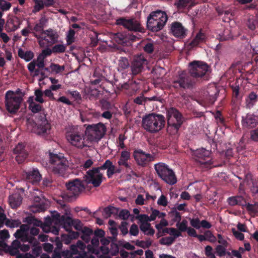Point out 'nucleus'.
<instances>
[{
	"label": "nucleus",
	"mask_w": 258,
	"mask_h": 258,
	"mask_svg": "<svg viewBox=\"0 0 258 258\" xmlns=\"http://www.w3.org/2000/svg\"><path fill=\"white\" fill-rule=\"evenodd\" d=\"M205 235L207 240H208L211 242H214L216 241V237L214 236L210 231H206L205 232Z\"/></svg>",
	"instance_id": "61"
},
{
	"label": "nucleus",
	"mask_w": 258,
	"mask_h": 258,
	"mask_svg": "<svg viewBox=\"0 0 258 258\" xmlns=\"http://www.w3.org/2000/svg\"><path fill=\"white\" fill-rule=\"evenodd\" d=\"M148 17H150L151 19L159 22L163 21L164 22H167L168 20V17L166 13L161 10H157L156 11L151 12Z\"/></svg>",
	"instance_id": "27"
},
{
	"label": "nucleus",
	"mask_w": 258,
	"mask_h": 258,
	"mask_svg": "<svg viewBox=\"0 0 258 258\" xmlns=\"http://www.w3.org/2000/svg\"><path fill=\"white\" fill-rule=\"evenodd\" d=\"M133 156L137 163L142 167L146 166L149 162L154 160V156L146 153L141 149L135 150Z\"/></svg>",
	"instance_id": "17"
},
{
	"label": "nucleus",
	"mask_w": 258,
	"mask_h": 258,
	"mask_svg": "<svg viewBox=\"0 0 258 258\" xmlns=\"http://www.w3.org/2000/svg\"><path fill=\"white\" fill-rule=\"evenodd\" d=\"M66 138L72 146L78 149H82L90 147V142L88 140L86 133L71 131L66 133Z\"/></svg>",
	"instance_id": "6"
},
{
	"label": "nucleus",
	"mask_w": 258,
	"mask_h": 258,
	"mask_svg": "<svg viewBox=\"0 0 258 258\" xmlns=\"http://www.w3.org/2000/svg\"><path fill=\"white\" fill-rule=\"evenodd\" d=\"M26 222L29 224H33L34 225L39 226L41 224V222L36 220V218L32 217H28L26 218Z\"/></svg>",
	"instance_id": "60"
},
{
	"label": "nucleus",
	"mask_w": 258,
	"mask_h": 258,
	"mask_svg": "<svg viewBox=\"0 0 258 258\" xmlns=\"http://www.w3.org/2000/svg\"><path fill=\"white\" fill-rule=\"evenodd\" d=\"M29 109L34 113H39L37 116L36 126V133L38 135L46 133L51 128L50 123L46 118L47 113L42 105L33 101V97L29 98Z\"/></svg>",
	"instance_id": "1"
},
{
	"label": "nucleus",
	"mask_w": 258,
	"mask_h": 258,
	"mask_svg": "<svg viewBox=\"0 0 258 258\" xmlns=\"http://www.w3.org/2000/svg\"><path fill=\"white\" fill-rule=\"evenodd\" d=\"M130 66L128 59L124 57H121L118 60V67L121 70L127 69Z\"/></svg>",
	"instance_id": "39"
},
{
	"label": "nucleus",
	"mask_w": 258,
	"mask_h": 258,
	"mask_svg": "<svg viewBox=\"0 0 258 258\" xmlns=\"http://www.w3.org/2000/svg\"><path fill=\"white\" fill-rule=\"evenodd\" d=\"M227 202L231 206L239 205L244 206L246 205V202L244 199L241 196L231 197L228 198Z\"/></svg>",
	"instance_id": "29"
},
{
	"label": "nucleus",
	"mask_w": 258,
	"mask_h": 258,
	"mask_svg": "<svg viewBox=\"0 0 258 258\" xmlns=\"http://www.w3.org/2000/svg\"><path fill=\"white\" fill-rule=\"evenodd\" d=\"M165 117L156 113L146 115L142 119L143 127L150 133H157L162 130L165 125Z\"/></svg>",
	"instance_id": "2"
},
{
	"label": "nucleus",
	"mask_w": 258,
	"mask_h": 258,
	"mask_svg": "<svg viewBox=\"0 0 258 258\" xmlns=\"http://www.w3.org/2000/svg\"><path fill=\"white\" fill-rule=\"evenodd\" d=\"M75 32L73 29H70L67 35L66 41L68 45L72 44L74 42Z\"/></svg>",
	"instance_id": "42"
},
{
	"label": "nucleus",
	"mask_w": 258,
	"mask_h": 258,
	"mask_svg": "<svg viewBox=\"0 0 258 258\" xmlns=\"http://www.w3.org/2000/svg\"><path fill=\"white\" fill-rule=\"evenodd\" d=\"M215 118L218 124H220L221 125H225V120L223 117H222V114L219 111H217L215 115Z\"/></svg>",
	"instance_id": "55"
},
{
	"label": "nucleus",
	"mask_w": 258,
	"mask_h": 258,
	"mask_svg": "<svg viewBox=\"0 0 258 258\" xmlns=\"http://www.w3.org/2000/svg\"><path fill=\"white\" fill-rule=\"evenodd\" d=\"M175 241V238L169 236L163 237L160 240V243L162 245H166L167 246L171 245Z\"/></svg>",
	"instance_id": "41"
},
{
	"label": "nucleus",
	"mask_w": 258,
	"mask_h": 258,
	"mask_svg": "<svg viewBox=\"0 0 258 258\" xmlns=\"http://www.w3.org/2000/svg\"><path fill=\"white\" fill-rule=\"evenodd\" d=\"M190 224L191 226L197 229L201 228V221L198 218L190 219Z\"/></svg>",
	"instance_id": "56"
},
{
	"label": "nucleus",
	"mask_w": 258,
	"mask_h": 258,
	"mask_svg": "<svg viewBox=\"0 0 258 258\" xmlns=\"http://www.w3.org/2000/svg\"><path fill=\"white\" fill-rule=\"evenodd\" d=\"M257 24V20L253 17L249 18L246 23L247 27L251 30H254L255 29L256 25Z\"/></svg>",
	"instance_id": "43"
},
{
	"label": "nucleus",
	"mask_w": 258,
	"mask_h": 258,
	"mask_svg": "<svg viewBox=\"0 0 258 258\" xmlns=\"http://www.w3.org/2000/svg\"><path fill=\"white\" fill-rule=\"evenodd\" d=\"M194 0H176L174 5L178 10H183L187 7H191Z\"/></svg>",
	"instance_id": "32"
},
{
	"label": "nucleus",
	"mask_w": 258,
	"mask_h": 258,
	"mask_svg": "<svg viewBox=\"0 0 258 258\" xmlns=\"http://www.w3.org/2000/svg\"><path fill=\"white\" fill-rule=\"evenodd\" d=\"M99 167L93 168L86 172L84 178L86 183H92L94 187H98L102 182L103 175L100 172Z\"/></svg>",
	"instance_id": "15"
},
{
	"label": "nucleus",
	"mask_w": 258,
	"mask_h": 258,
	"mask_svg": "<svg viewBox=\"0 0 258 258\" xmlns=\"http://www.w3.org/2000/svg\"><path fill=\"white\" fill-rule=\"evenodd\" d=\"M211 154L210 151L203 148L192 151L193 158L199 163V166L204 170H208L213 167L222 166V164H214L211 158Z\"/></svg>",
	"instance_id": "3"
},
{
	"label": "nucleus",
	"mask_w": 258,
	"mask_h": 258,
	"mask_svg": "<svg viewBox=\"0 0 258 258\" xmlns=\"http://www.w3.org/2000/svg\"><path fill=\"white\" fill-rule=\"evenodd\" d=\"M62 219L59 224L62 225L67 231H69L73 226L74 219L66 215H62Z\"/></svg>",
	"instance_id": "31"
},
{
	"label": "nucleus",
	"mask_w": 258,
	"mask_h": 258,
	"mask_svg": "<svg viewBox=\"0 0 258 258\" xmlns=\"http://www.w3.org/2000/svg\"><path fill=\"white\" fill-rule=\"evenodd\" d=\"M196 83L192 77L183 71L177 79L173 81L172 87L177 90H184L192 88Z\"/></svg>",
	"instance_id": "9"
},
{
	"label": "nucleus",
	"mask_w": 258,
	"mask_h": 258,
	"mask_svg": "<svg viewBox=\"0 0 258 258\" xmlns=\"http://www.w3.org/2000/svg\"><path fill=\"white\" fill-rule=\"evenodd\" d=\"M258 99V95H257L254 92H251L248 97V99L246 101L248 103V104H251V105H253L254 103H255Z\"/></svg>",
	"instance_id": "46"
},
{
	"label": "nucleus",
	"mask_w": 258,
	"mask_h": 258,
	"mask_svg": "<svg viewBox=\"0 0 258 258\" xmlns=\"http://www.w3.org/2000/svg\"><path fill=\"white\" fill-rule=\"evenodd\" d=\"M35 4L34 10L36 12L40 11L45 6L43 1L42 0H35Z\"/></svg>",
	"instance_id": "53"
},
{
	"label": "nucleus",
	"mask_w": 258,
	"mask_h": 258,
	"mask_svg": "<svg viewBox=\"0 0 258 258\" xmlns=\"http://www.w3.org/2000/svg\"><path fill=\"white\" fill-rule=\"evenodd\" d=\"M18 56L22 59L26 61H30L34 56V53L32 51H24L22 48H19L18 51Z\"/></svg>",
	"instance_id": "34"
},
{
	"label": "nucleus",
	"mask_w": 258,
	"mask_h": 258,
	"mask_svg": "<svg viewBox=\"0 0 258 258\" xmlns=\"http://www.w3.org/2000/svg\"><path fill=\"white\" fill-rule=\"evenodd\" d=\"M81 232V239L86 243H89L90 241L91 236L93 234V230L88 227H84Z\"/></svg>",
	"instance_id": "33"
},
{
	"label": "nucleus",
	"mask_w": 258,
	"mask_h": 258,
	"mask_svg": "<svg viewBox=\"0 0 258 258\" xmlns=\"http://www.w3.org/2000/svg\"><path fill=\"white\" fill-rule=\"evenodd\" d=\"M145 52L147 53L151 54L154 50V44L153 42H147L143 47Z\"/></svg>",
	"instance_id": "48"
},
{
	"label": "nucleus",
	"mask_w": 258,
	"mask_h": 258,
	"mask_svg": "<svg viewBox=\"0 0 258 258\" xmlns=\"http://www.w3.org/2000/svg\"><path fill=\"white\" fill-rule=\"evenodd\" d=\"M244 206H246V210L251 212L253 214H256L258 213V206L256 205H252L250 204L249 203H246V205H244Z\"/></svg>",
	"instance_id": "52"
},
{
	"label": "nucleus",
	"mask_w": 258,
	"mask_h": 258,
	"mask_svg": "<svg viewBox=\"0 0 258 258\" xmlns=\"http://www.w3.org/2000/svg\"><path fill=\"white\" fill-rule=\"evenodd\" d=\"M134 102L138 105H145L147 102L146 97L143 95H140L134 99Z\"/></svg>",
	"instance_id": "51"
},
{
	"label": "nucleus",
	"mask_w": 258,
	"mask_h": 258,
	"mask_svg": "<svg viewBox=\"0 0 258 258\" xmlns=\"http://www.w3.org/2000/svg\"><path fill=\"white\" fill-rule=\"evenodd\" d=\"M227 246H225L223 245H218L215 248L216 253L219 256H225L226 254V248ZM228 255L230 254L229 252H227Z\"/></svg>",
	"instance_id": "36"
},
{
	"label": "nucleus",
	"mask_w": 258,
	"mask_h": 258,
	"mask_svg": "<svg viewBox=\"0 0 258 258\" xmlns=\"http://www.w3.org/2000/svg\"><path fill=\"white\" fill-rule=\"evenodd\" d=\"M154 169L158 177L167 184L173 185L176 183L177 179L175 172L165 163H156L154 165Z\"/></svg>",
	"instance_id": "5"
},
{
	"label": "nucleus",
	"mask_w": 258,
	"mask_h": 258,
	"mask_svg": "<svg viewBox=\"0 0 258 258\" xmlns=\"http://www.w3.org/2000/svg\"><path fill=\"white\" fill-rule=\"evenodd\" d=\"M99 168L101 170L107 169V176L108 178H111L115 173V167L110 160H106L102 165L99 166Z\"/></svg>",
	"instance_id": "28"
},
{
	"label": "nucleus",
	"mask_w": 258,
	"mask_h": 258,
	"mask_svg": "<svg viewBox=\"0 0 258 258\" xmlns=\"http://www.w3.org/2000/svg\"><path fill=\"white\" fill-rule=\"evenodd\" d=\"M67 191L65 195L69 199L76 198L85 187L82 181L78 178L66 183Z\"/></svg>",
	"instance_id": "14"
},
{
	"label": "nucleus",
	"mask_w": 258,
	"mask_h": 258,
	"mask_svg": "<svg viewBox=\"0 0 258 258\" xmlns=\"http://www.w3.org/2000/svg\"><path fill=\"white\" fill-rule=\"evenodd\" d=\"M152 243V241L150 239H147L146 241H140L138 245L143 248H149Z\"/></svg>",
	"instance_id": "57"
},
{
	"label": "nucleus",
	"mask_w": 258,
	"mask_h": 258,
	"mask_svg": "<svg viewBox=\"0 0 258 258\" xmlns=\"http://www.w3.org/2000/svg\"><path fill=\"white\" fill-rule=\"evenodd\" d=\"M130 234L133 236H137L139 234V228L137 225L133 224L130 227Z\"/></svg>",
	"instance_id": "64"
},
{
	"label": "nucleus",
	"mask_w": 258,
	"mask_h": 258,
	"mask_svg": "<svg viewBox=\"0 0 258 258\" xmlns=\"http://www.w3.org/2000/svg\"><path fill=\"white\" fill-rule=\"evenodd\" d=\"M104 216L106 217H109L112 214H115L117 212L116 208L112 206L105 207L104 210Z\"/></svg>",
	"instance_id": "40"
},
{
	"label": "nucleus",
	"mask_w": 258,
	"mask_h": 258,
	"mask_svg": "<svg viewBox=\"0 0 258 258\" xmlns=\"http://www.w3.org/2000/svg\"><path fill=\"white\" fill-rule=\"evenodd\" d=\"M188 69L189 74L195 80L198 81L201 79L205 80L207 78V74L209 71V67L206 62L199 60H194L189 63Z\"/></svg>",
	"instance_id": "8"
},
{
	"label": "nucleus",
	"mask_w": 258,
	"mask_h": 258,
	"mask_svg": "<svg viewBox=\"0 0 258 258\" xmlns=\"http://www.w3.org/2000/svg\"><path fill=\"white\" fill-rule=\"evenodd\" d=\"M11 7V4L5 0H0V9L3 11L9 10Z\"/></svg>",
	"instance_id": "54"
},
{
	"label": "nucleus",
	"mask_w": 258,
	"mask_h": 258,
	"mask_svg": "<svg viewBox=\"0 0 258 258\" xmlns=\"http://www.w3.org/2000/svg\"><path fill=\"white\" fill-rule=\"evenodd\" d=\"M23 175L27 182L32 183L33 184H37L42 179V175L37 168L24 171Z\"/></svg>",
	"instance_id": "19"
},
{
	"label": "nucleus",
	"mask_w": 258,
	"mask_h": 258,
	"mask_svg": "<svg viewBox=\"0 0 258 258\" xmlns=\"http://www.w3.org/2000/svg\"><path fill=\"white\" fill-rule=\"evenodd\" d=\"M23 198L20 194L15 193L9 196V202L13 209H17L22 204Z\"/></svg>",
	"instance_id": "26"
},
{
	"label": "nucleus",
	"mask_w": 258,
	"mask_h": 258,
	"mask_svg": "<svg viewBox=\"0 0 258 258\" xmlns=\"http://www.w3.org/2000/svg\"><path fill=\"white\" fill-rule=\"evenodd\" d=\"M21 224V222L19 220H10L9 219H8L5 222L6 225L11 228L18 227Z\"/></svg>",
	"instance_id": "45"
},
{
	"label": "nucleus",
	"mask_w": 258,
	"mask_h": 258,
	"mask_svg": "<svg viewBox=\"0 0 258 258\" xmlns=\"http://www.w3.org/2000/svg\"><path fill=\"white\" fill-rule=\"evenodd\" d=\"M176 226L181 232L186 231L188 228L187 227V221L185 220H182L181 222H177Z\"/></svg>",
	"instance_id": "49"
},
{
	"label": "nucleus",
	"mask_w": 258,
	"mask_h": 258,
	"mask_svg": "<svg viewBox=\"0 0 258 258\" xmlns=\"http://www.w3.org/2000/svg\"><path fill=\"white\" fill-rule=\"evenodd\" d=\"M128 223L126 222H122L119 226V229L123 235H125L128 232V229L127 227Z\"/></svg>",
	"instance_id": "62"
},
{
	"label": "nucleus",
	"mask_w": 258,
	"mask_h": 258,
	"mask_svg": "<svg viewBox=\"0 0 258 258\" xmlns=\"http://www.w3.org/2000/svg\"><path fill=\"white\" fill-rule=\"evenodd\" d=\"M14 154H16V160L19 164L23 163L28 156V153L25 149V145L22 143H19L13 150Z\"/></svg>",
	"instance_id": "21"
},
{
	"label": "nucleus",
	"mask_w": 258,
	"mask_h": 258,
	"mask_svg": "<svg viewBox=\"0 0 258 258\" xmlns=\"http://www.w3.org/2000/svg\"><path fill=\"white\" fill-rule=\"evenodd\" d=\"M53 53H62L66 50V46L63 44H56L52 48Z\"/></svg>",
	"instance_id": "38"
},
{
	"label": "nucleus",
	"mask_w": 258,
	"mask_h": 258,
	"mask_svg": "<svg viewBox=\"0 0 258 258\" xmlns=\"http://www.w3.org/2000/svg\"><path fill=\"white\" fill-rule=\"evenodd\" d=\"M130 159V153L125 150L123 151L120 153V156L117 162V164L120 167L123 166L126 169H131V165L128 163V161Z\"/></svg>",
	"instance_id": "25"
},
{
	"label": "nucleus",
	"mask_w": 258,
	"mask_h": 258,
	"mask_svg": "<svg viewBox=\"0 0 258 258\" xmlns=\"http://www.w3.org/2000/svg\"><path fill=\"white\" fill-rule=\"evenodd\" d=\"M106 132V126L102 123L92 124L87 125L86 128V134H88V140L98 141L102 139Z\"/></svg>",
	"instance_id": "10"
},
{
	"label": "nucleus",
	"mask_w": 258,
	"mask_h": 258,
	"mask_svg": "<svg viewBox=\"0 0 258 258\" xmlns=\"http://www.w3.org/2000/svg\"><path fill=\"white\" fill-rule=\"evenodd\" d=\"M231 231L234 237L239 240H243L244 238V235L241 232L236 230L234 228L231 229Z\"/></svg>",
	"instance_id": "58"
},
{
	"label": "nucleus",
	"mask_w": 258,
	"mask_h": 258,
	"mask_svg": "<svg viewBox=\"0 0 258 258\" xmlns=\"http://www.w3.org/2000/svg\"><path fill=\"white\" fill-rule=\"evenodd\" d=\"M121 88L124 89H132L134 91L139 89L138 84L135 81L133 80L123 84L121 86Z\"/></svg>",
	"instance_id": "35"
},
{
	"label": "nucleus",
	"mask_w": 258,
	"mask_h": 258,
	"mask_svg": "<svg viewBox=\"0 0 258 258\" xmlns=\"http://www.w3.org/2000/svg\"><path fill=\"white\" fill-rule=\"evenodd\" d=\"M250 191L253 194H258V179H251Z\"/></svg>",
	"instance_id": "47"
},
{
	"label": "nucleus",
	"mask_w": 258,
	"mask_h": 258,
	"mask_svg": "<svg viewBox=\"0 0 258 258\" xmlns=\"http://www.w3.org/2000/svg\"><path fill=\"white\" fill-rule=\"evenodd\" d=\"M205 39L206 36L205 34L202 33L201 31H200L197 34L194 39L189 43V48H192L193 47L198 46L199 43L204 42L205 41Z\"/></svg>",
	"instance_id": "30"
},
{
	"label": "nucleus",
	"mask_w": 258,
	"mask_h": 258,
	"mask_svg": "<svg viewBox=\"0 0 258 258\" xmlns=\"http://www.w3.org/2000/svg\"><path fill=\"white\" fill-rule=\"evenodd\" d=\"M147 63V60L143 54L135 55L131 63V70L133 75H137L140 73L144 66Z\"/></svg>",
	"instance_id": "16"
},
{
	"label": "nucleus",
	"mask_w": 258,
	"mask_h": 258,
	"mask_svg": "<svg viewBox=\"0 0 258 258\" xmlns=\"http://www.w3.org/2000/svg\"><path fill=\"white\" fill-rule=\"evenodd\" d=\"M35 95L36 96L35 97V101L37 102H38L40 103H43L44 102V99H43L42 97L43 95V93L42 91L40 89H37L35 91Z\"/></svg>",
	"instance_id": "50"
},
{
	"label": "nucleus",
	"mask_w": 258,
	"mask_h": 258,
	"mask_svg": "<svg viewBox=\"0 0 258 258\" xmlns=\"http://www.w3.org/2000/svg\"><path fill=\"white\" fill-rule=\"evenodd\" d=\"M41 34L45 35V36L40 37L35 33L34 34V36L39 40V44L41 47H45L53 45L58 41L59 36L57 32L51 28L43 30Z\"/></svg>",
	"instance_id": "12"
},
{
	"label": "nucleus",
	"mask_w": 258,
	"mask_h": 258,
	"mask_svg": "<svg viewBox=\"0 0 258 258\" xmlns=\"http://www.w3.org/2000/svg\"><path fill=\"white\" fill-rule=\"evenodd\" d=\"M50 69L52 73L58 74L64 70V66H59L58 64L51 63L50 66Z\"/></svg>",
	"instance_id": "37"
},
{
	"label": "nucleus",
	"mask_w": 258,
	"mask_h": 258,
	"mask_svg": "<svg viewBox=\"0 0 258 258\" xmlns=\"http://www.w3.org/2000/svg\"><path fill=\"white\" fill-rule=\"evenodd\" d=\"M151 227V225L149 222H143L140 225V230L145 233L147 232Z\"/></svg>",
	"instance_id": "63"
},
{
	"label": "nucleus",
	"mask_w": 258,
	"mask_h": 258,
	"mask_svg": "<svg viewBox=\"0 0 258 258\" xmlns=\"http://www.w3.org/2000/svg\"><path fill=\"white\" fill-rule=\"evenodd\" d=\"M30 227L27 224L21 225L19 229L14 233V236L22 242H29L32 243L34 239V237L29 235Z\"/></svg>",
	"instance_id": "18"
},
{
	"label": "nucleus",
	"mask_w": 258,
	"mask_h": 258,
	"mask_svg": "<svg viewBox=\"0 0 258 258\" xmlns=\"http://www.w3.org/2000/svg\"><path fill=\"white\" fill-rule=\"evenodd\" d=\"M166 23V22H159L151 19L150 17H148L147 27L152 32H158L163 29Z\"/></svg>",
	"instance_id": "23"
},
{
	"label": "nucleus",
	"mask_w": 258,
	"mask_h": 258,
	"mask_svg": "<svg viewBox=\"0 0 258 258\" xmlns=\"http://www.w3.org/2000/svg\"><path fill=\"white\" fill-rule=\"evenodd\" d=\"M119 217L123 220H127L130 217H132V221H133L135 217L131 215L127 210H121L119 213Z\"/></svg>",
	"instance_id": "44"
},
{
	"label": "nucleus",
	"mask_w": 258,
	"mask_h": 258,
	"mask_svg": "<svg viewBox=\"0 0 258 258\" xmlns=\"http://www.w3.org/2000/svg\"><path fill=\"white\" fill-rule=\"evenodd\" d=\"M134 218L139 220L141 223L150 221L149 217L146 214L138 215L135 217Z\"/></svg>",
	"instance_id": "59"
},
{
	"label": "nucleus",
	"mask_w": 258,
	"mask_h": 258,
	"mask_svg": "<svg viewBox=\"0 0 258 258\" xmlns=\"http://www.w3.org/2000/svg\"><path fill=\"white\" fill-rule=\"evenodd\" d=\"M22 101V97L15 95L13 91L9 90L6 93V106L7 110L10 113L15 114L18 111Z\"/></svg>",
	"instance_id": "11"
},
{
	"label": "nucleus",
	"mask_w": 258,
	"mask_h": 258,
	"mask_svg": "<svg viewBox=\"0 0 258 258\" xmlns=\"http://www.w3.org/2000/svg\"><path fill=\"white\" fill-rule=\"evenodd\" d=\"M114 39L116 43L121 44H126L130 41L133 42L138 38L136 35L131 34L130 33L118 32L114 34Z\"/></svg>",
	"instance_id": "20"
},
{
	"label": "nucleus",
	"mask_w": 258,
	"mask_h": 258,
	"mask_svg": "<svg viewBox=\"0 0 258 258\" xmlns=\"http://www.w3.org/2000/svg\"><path fill=\"white\" fill-rule=\"evenodd\" d=\"M117 25H121L127 29L128 31L133 32L144 33L145 29L140 22L135 18L126 19L121 17L116 21Z\"/></svg>",
	"instance_id": "13"
},
{
	"label": "nucleus",
	"mask_w": 258,
	"mask_h": 258,
	"mask_svg": "<svg viewBox=\"0 0 258 258\" xmlns=\"http://www.w3.org/2000/svg\"><path fill=\"white\" fill-rule=\"evenodd\" d=\"M171 32L176 37L184 38L186 35L185 29L181 23L178 22H174L172 23Z\"/></svg>",
	"instance_id": "22"
},
{
	"label": "nucleus",
	"mask_w": 258,
	"mask_h": 258,
	"mask_svg": "<svg viewBox=\"0 0 258 258\" xmlns=\"http://www.w3.org/2000/svg\"><path fill=\"white\" fill-rule=\"evenodd\" d=\"M168 131L172 130V134L178 132L183 123L182 114L175 108L170 107L167 110Z\"/></svg>",
	"instance_id": "7"
},
{
	"label": "nucleus",
	"mask_w": 258,
	"mask_h": 258,
	"mask_svg": "<svg viewBox=\"0 0 258 258\" xmlns=\"http://www.w3.org/2000/svg\"><path fill=\"white\" fill-rule=\"evenodd\" d=\"M49 162L55 174L63 176L68 168V161L63 154L49 153Z\"/></svg>",
	"instance_id": "4"
},
{
	"label": "nucleus",
	"mask_w": 258,
	"mask_h": 258,
	"mask_svg": "<svg viewBox=\"0 0 258 258\" xmlns=\"http://www.w3.org/2000/svg\"><path fill=\"white\" fill-rule=\"evenodd\" d=\"M258 123L257 117L251 114H247L245 117H242V125L246 127L253 128Z\"/></svg>",
	"instance_id": "24"
}]
</instances>
